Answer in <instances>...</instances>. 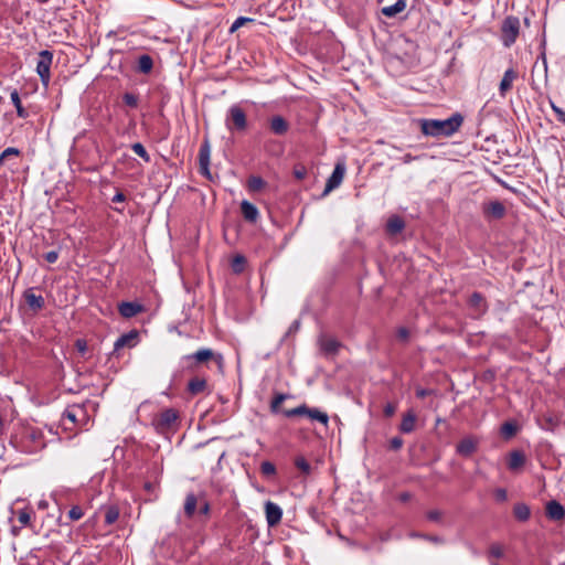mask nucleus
<instances>
[{
	"label": "nucleus",
	"instance_id": "nucleus-1",
	"mask_svg": "<svg viewBox=\"0 0 565 565\" xmlns=\"http://www.w3.org/2000/svg\"><path fill=\"white\" fill-rule=\"evenodd\" d=\"M420 131L425 136L435 138L439 137H451L456 134L463 124V116L460 113H454L447 119H427L423 118L418 120Z\"/></svg>",
	"mask_w": 565,
	"mask_h": 565
},
{
	"label": "nucleus",
	"instance_id": "nucleus-2",
	"mask_svg": "<svg viewBox=\"0 0 565 565\" xmlns=\"http://www.w3.org/2000/svg\"><path fill=\"white\" fill-rule=\"evenodd\" d=\"M180 423L179 412L174 408H166L152 417L151 425L158 434H167L175 430Z\"/></svg>",
	"mask_w": 565,
	"mask_h": 565
},
{
	"label": "nucleus",
	"instance_id": "nucleus-3",
	"mask_svg": "<svg viewBox=\"0 0 565 565\" xmlns=\"http://www.w3.org/2000/svg\"><path fill=\"white\" fill-rule=\"evenodd\" d=\"M286 417L306 416L311 422H319L323 426L329 424V415L326 412L320 411L316 407H309L307 404H301L295 408L282 411Z\"/></svg>",
	"mask_w": 565,
	"mask_h": 565
},
{
	"label": "nucleus",
	"instance_id": "nucleus-4",
	"mask_svg": "<svg viewBox=\"0 0 565 565\" xmlns=\"http://www.w3.org/2000/svg\"><path fill=\"white\" fill-rule=\"evenodd\" d=\"M520 32V20L518 17L508 15L501 25V41L505 47L515 43Z\"/></svg>",
	"mask_w": 565,
	"mask_h": 565
},
{
	"label": "nucleus",
	"instance_id": "nucleus-5",
	"mask_svg": "<svg viewBox=\"0 0 565 565\" xmlns=\"http://www.w3.org/2000/svg\"><path fill=\"white\" fill-rule=\"evenodd\" d=\"M225 126L230 131H244L247 128L245 111L238 105H232L225 118Z\"/></svg>",
	"mask_w": 565,
	"mask_h": 565
},
{
	"label": "nucleus",
	"instance_id": "nucleus-6",
	"mask_svg": "<svg viewBox=\"0 0 565 565\" xmlns=\"http://www.w3.org/2000/svg\"><path fill=\"white\" fill-rule=\"evenodd\" d=\"M53 63V53L49 50H43L39 53V61L36 64V73L44 87H47L51 81V65Z\"/></svg>",
	"mask_w": 565,
	"mask_h": 565
},
{
	"label": "nucleus",
	"instance_id": "nucleus-7",
	"mask_svg": "<svg viewBox=\"0 0 565 565\" xmlns=\"http://www.w3.org/2000/svg\"><path fill=\"white\" fill-rule=\"evenodd\" d=\"M481 211L487 221L501 220L507 214L504 204L498 200L482 203Z\"/></svg>",
	"mask_w": 565,
	"mask_h": 565
},
{
	"label": "nucleus",
	"instance_id": "nucleus-8",
	"mask_svg": "<svg viewBox=\"0 0 565 565\" xmlns=\"http://www.w3.org/2000/svg\"><path fill=\"white\" fill-rule=\"evenodd\" d=\"M345 167L343 163H337L331 175L328 178L326 182L324 190L322 192V196L328 195L331 191L337 189L344 178Z\"/></svg>",
	"mask_w": 565,
	"mask_h": 565
},
{
	"label": "nucleus",
	"instance_id": "nucleus-9",
	"mask_svg": "<svg viewBox=\"0 0 565 565\" xmlns=\"http://www.w3.org/2000/svg\"><path fill=\"white\" fill-rule=\"evenodd\" d=\"M479 446V438L476 436H467L462 438L456 446V452L461 457L472 456Z\"/></svg>",
	"mask_w": 565,
	"mask_h": 565
},
{
	"label": "nucleus",
	"instance_id": "nucleus-10",
	"mask_svg": "<svg viewBox=\"0 0 565 565\" xmlns=\"http://www.w3.org/2000/svg\"><path fill=\"white\" fill-rule=\"evenodd\" d=\"M265 515L268 526H276L282 519V509L275 502L265 503Z\"/></svg>",
	"mask_w": 565,
	"mask_h": 565
},
{
	"label": "nucleus",
	"instance_id": "nucleus-11",
	"mask_svg": "<svg viewBox=\"0 0 565 565\" xmlns=\"http://www.w3.org/2000/svg\"><path fill=\"white\" fill-rule=\"evenodd\" d=\"M210 157L211 149L209 141L205 140L199 150V164H200V173L206 178H211L210 173Z\"/></svg>",
	"mask_w": 565,
	"mask_h": 565
},
{
	"label": "nucleus",
	"instance_id": "nucleus-12",
	"mask_svg": "<svg viewBox=\"0 0 565 565\" xmlns=\"http://www.w3.org/2000/svg\"><path fill=\"white\" fill-rule=\"evenodd\" d=\"M270 132L276 136H285L290 128L289 122L280 115H274L268 119Z\"/></svg>",
	"mask_w": 565,
	"mask_h": 565
},
{
	"label": "nucleus",
	"instance_id": "nucleus-13",
	"mask_svg": "<svg viewBox=\"0 0 565 565\" xmlns=\"http://www.w3.org/2000/svg\"><path fill=\"white\" fill-rule=\"evenodd\" d=\"M145 311V307L136 301H122L118 305V312L122 318L129 319Z\"/></svg>",
	"mask_w": 565,
	"mask_h": 565
},
{
	"label": "nucleus",
	"instance_id": "nucleus-14",
	"mask_svg": "<svg viewBox=\"0 0 565 565\" xmlns=\"http://www.w3.org/2000/svg\"><path fill=\"white\" fill-rule=\"evenodd\" d=\"M23 298L29 308L32 309L34 312L42 310L45 306L44 298L41 295H35L34 288H28L23 292Z\"/></svg>",
	"mask_w": 565,
	"mask_h": 565
},
{
	"label": "nucleus",
	"instance_id": "nucleus-15",
	"mask_svg": "<svg viewBox=\"0 0 565 565\" xmlns=\"http://www.w3.org/2000/svg\"><path fill=\"white\" fill-rule=\"evenodd\" d=\"M138 338V331L131 330L127 333L121 334L114 343V352H118L125 347L132 348L136 345V339Z\"/></svg>",
	"mask_w": 565,
	"mask_h": 565
},
{
	"label": "nucleus",
	"instance_id": "nucleus-16",
	"mask_svg": "<svg viewBox=\"0 0 565 565\" xmlns=\"http://www.w3.org/2000/svg\"><path fill=\"white\" fill-rule=\"evenodd\" d=\"M518 78V73L511 67L508 68L499 85V94L501 97H505L507 93L512 88L513 82Z\"/></svg>",
	"mask_w": 565,
	"mask_h": 565
},
{
	"label": "nucleus",
	"instance_id": "nucleus-17",
	"mask_svg": "<svg viewBox=\"0 0 565 565\" xmlns=\"http://www.w3.org/2000/svg\"><path fill=\"white\" fill-rule=\"evenodd\" d=\"M546 516L553 521H562L565 519V508L556 500H552L546 504Z\"/></svg>",
	"mask_w": 565,
	"mask_h": 565
},
{
	"label": "nucleus",
	"instance_id": "nucleus-18",
	"mask_svg": "<svg viewBox=\"0 0 565 565\" xmlns=\"http://www.w3.org/2000/svg\"><path fill=\"white\" fill-rule=\"evenodd\" d=\"M417 416L413 409L407 411L399 424V431L403 434H411L415 430Z\"/></svg>",
	"mask_w": 565,
	"mask_h": 565
},
{
	"label": "nucleus",
	"instance_id": "nucleus-19",
	"mask_svg": "<svg viewBox=\"0 0 565 565\" xmlns=\"http://www.w3.org/2000/svg\"><path fill=\"white\" fill-rule=\"evenodd\" d=\"M85 416V408L81 405L68 406L63 413V419H68L73 424L84 419Z\"/></svg>",
	"mask_w": 565,
	"mask_h": 565
},
{
	"label": "nucleus",
	"instance_id": "nucleus-20",
	"mask_svg": "<svg viewBox=\"0 0 565 565\" xmlns=\"http://www.w3.org/2000/svg\"><path fill=\"white\" fill-rule=\"evenodd\" d=\"M215 358V353L212 349L203 348L192 354L185 355L183 359L186 361H194L195 363H204Z\"/></svg>",
	"mask_w": 565,
	"mask_h": 565
},
{
	"label": "nucleus",
	"instance_id": "nucleus-21",
	"mask_svg": "<svg viewBox=\"0 0 565 565\" xmlns=\"http://www.w3.org/2000/svg\"><path fill=\"white\" fill-rule=\"evenodd\" d=\"M241 211L247 222L255 223L259 217L258 209L247 200L242 201Z\"/></svg>",
	"mask_w": 565,
	"mask_h": 565
},
{
	"label": "nucleus",
	"instance_id": "nucleus-22",
	"mask_svg": "<svg viewBox=\"0 0 565 565\" xmlns=\"http://www.w3.org/2000/svg\"><path fill=\"white\" fill-rule=\"evenodd\" d=\"M405 228L404 220L398 215H393L386 223V232L390 235H397Z\"/></svg>",
	"mask_w": 565,
	"mask_h": 565
},
{
	"label": "nucleus",
	"instance_id": "nucleus-23",
	"mask_svg": "<svg viewBox=\"0 0 565 565\" xmlns=\"http://www.w3.org/2000/svg\"><path fill=\"white\" fill-rule=\"evenodd\" d=\"M468 303L471 308L476 309L478 313H484L488 310L484 297L478 291L469 297Z\"/></svg>",
	"mask_w": 565,
	"mask_h": 565
},
{
	"label": "nucleus",
	"instance_id": "nucleus-24",
	"mask_svg": "<svg viewBox=\"0 0 565 565\" xmlns=\"http://www.w3.org/2000/svg\"><path fill=\"white\" fill-rule=\"evenodd\" d=\"M525 463V455L521 450L510 452L508 468L512 471L520 469Z\"/></svg>",
	"mask_w": 565,
	"mask_h": 565
},
{
	"label": "nucleus",
	"instance_id": "nucleus-25",
	"mask_svg": "<svg viewBox=\"0 0 565 565\" xmlns=\"http://www.w3.org/2000/svg\"><path fill=\"white\" fill-rule=\"evenodd\" d=\"M207 387V383L205 379L202 377H193L188 383V392L191 395H198L203 393Z\"/></svg>",
	"mask_w": 565,
	"mask_h": 565
},
{
	"label": "nucleus",
	"instance_id": "nucleus-26",
	"mask_svg": "<svg viewBox=\"0 0 565 565\" xmlns=\"http://www.w3.org/2000/svg\"><path fill=\"white\" fill-rule=\"evenodd\" d=\"M513 515L520 522H526L531 518V509L526 503L519 502L513 507Z\"/></svg>",
	"mask_w": 565,
	"mask_h": 565
},
{
	"label": "nucleus",
	"instance_id": "nucleus-27",
	"mask_svg": "<svg viewBox=\"0 0 565 565\" xmlns=\"http://www.w3.org/2000/svg\"><path fill=\"white\" fill-rule=\"evenodd\" d=\"M406 9V0H397L394 4L383 7L381 12L387 18H393Z\"/></svg>",
	"mask_w": 565,
	"mask_h": 565
},
{
	"label": "nucleus",
	"instance_id": "nucleus-28",
	"mask_svg": "<svg viewBox=\"0 0 565 565\" xmlns=\"http://www.w3.org/2000/svg\"><path fill=\"white\" fill-rule=\"evenodd\" d=\"M153 68V60L148 54H142L138 57L137 71L142 74H149Z\"/></svg>",
	"mask_w": 565,
	"mask_h": 565
},
{
	"label": "nucleus",
	"instance_id": "nucleus-29",
	"mask_svg": "<svg viewBox=\"0 0 565 565\" xmlns=\"http://www.w3.org/2000/svg\"><path fill=\"white\" fill-rule=\"evenodd\" d=\"M320 344L326 354H335L340 348V342L334 338H323Z\"/></svg>",
	"mask_w": 565,
	"mask_h": 565
},
{
	"label": "nucleus",
	"instance_id": "nucleus-30",
	"mask_svg": "<svg viewBox=\"0 0 565 565\" xmlns=\"http://www.w3.org/2000/svg\"><path fill=\"white\" fill-rule=\"evenodd\" d=\"M196 505H198L196 495L194 493L186 494L185 502H184V513L188 518H192L194 515Z\"/></svg>",
	"mask_w": 565,
	"mask_h": 565
},
{
	"label": "nucleus",
	"instance_id": "nucleus-31",
	"mask_svg": "<svg viewBox=\"0 0 565 565\" xmlns=\"http://www.w3.org/2000/svg\"><path fill=\"white\" fill-rule=\"evenodd\" d=\"M10 98L12 104L14 105L17 109V115L20 118H26L29 116V113L25 110V108L21 104L20 95L17 89H13L10 94Z\"/></svg>",
	"mask_w": 565,
	"mask_h": 565
},
{
	"label": "nucleus",
	"instance_id": "nucleus-32",
	"mask_svg": "<svg viewBox=\"0 0 565 565\" xmlns=\"http://www.w3.org/2000/svg\"><path fill=\"white\" fill-rule=\"evenodd\" d=\"M266 181L258 175H250L247 180V188L250 192H258L264 189Z\"/></svg>",
	"mask_w": 565,
	"mask_h": 565
},
{
	"label": "nucleus",
	"instance_id": "nucleus-33",
	"mask_svg": "<svg viewBox=\"0 0 565 565\" xmlns=\"http://www.w3.org/2000/svg\"><path fill=\"white\" fill-rule=\"evenodd\" d=\"M289 397L288 394H284V393H277L274 398L271 399V403H270V412L273 414H278L280 411V405L282 404V402H285L287 398Z\"/></svg>",
	"mask_w": 565,
	"mask_h": 565
},
{
	"label": "nucleus",
	"instance_id": "nucleus-34",
	"mask_svg": "<svg viewBox=\"0 0 565 565\" xmlns=\"http://www.w3.org/2000/svg\"><path fill=\"white\" fill-rule=\"evenodd\" d=\"M245 265H246V258H245V256L239 255V254L234 256L232 259V263H231L232 270L235 274L243 273L245 269Z\"/></svg>",
	"mask_w": 565,
	"mask_h": 565
},
{
	"label": "nucleus",
	"instance_id": "nucleus-35",
	"mask_svg": "<svg viewBox=\"0 0 565 565\" xmlns=\"http://www.w3.org/2000/svg\"><path fill=\"white\" fill-rule=\"evenodd\" d=\"M295 466L305 476H309L311 473V466L302 456H297L295 458Z\"/></svg>",
	"mask_w": 565,
	"mask_h": 565
},
{
	"label": "nucleus",
	"instance_id": "nucleus-36",
	"mask_svg": "<svg viewBox=\"0 0 565 565\" xmlns=\"http://www.w3.org/2000/svg\"><path fill=\"white\" fill-rule=\"evenodd\" d=\"M259 470H260V473L266 478L276 476V467L271 461H268V460L263 461L260 463Z\"/></svg>",
	"mask_w": 565,
	"mask_h": 565
},
{
	"label": "nucleus",
	"instance_id": "nucleus-37",
	"mask_svg": "<svg viewBox=\"0 0 565 565\" xmlns=\"http://www.w3.org/2000/svg\"><path fill=\"white\" fill-rule=\"evenodd\" d=\"M119 518V510L116 507L107 508L105 512V523L107 525L114 524Z\"/></svg>",
	"mask_w": 565,
	"mask_h": 565
},
{
	"label": "nucleus",
	"instance_id": "nucleus-38",
	"mask_svg": "<svg viewBox=\"0 0 565 565\" xmlns=\"http://www.w3.org/2000/svg\"><path fill=\"white\" fill-rule=\"evenodd\" d=\"M131 149L137 156L143 159L145 162H150L151 158L142 143L136 142L131 146Z\"/></svg>",
	"mask_w": 565,
	"mask_h": 565
},
{
	"label": "nucleus",
	"instance_id": "nucleus-39",
	"mask_svg": "<svg viewBox=\"0 0 565 565\" xmlns=\"http://www.w3.org/2000/svg\"><path fill=\"white\" fill-rule=\"evenodd\" d=\"M33 513L32 510L29 509H22L18 511V521L22 526H29L31 523V514Z\"/></svg>",
	"mask_w": 565,
	"mask_h": 565
},
{
	"label": "nucleus",
	"instance_id": "nucleus-40",
	"mask_svg": "<svg viewBox=\"0 0 565 565\" xmlns=\"http://www.w3.org/2000/svg\"><path fill=\"white\" fill-rule=\"evenodd\" d=\"M20 150L14 147H8L0 153V167L3 164L4 160L9 157H19Z\"/></svg>",
	"mask_w": 565,
	"mask_h": 565
},
{
	"label": "nucleus",
	"instance_id": "nucleus-41",
	"mask_svg": "<svg viewBox=\"0 0 565 565\" xmlns=\"http://www.w3.org/2000/svg\"><path fill=\"white\" fill-rule=\"evenodd\" d=\"M501 433L504 437L510 438L515 435L516 433V425L511 422H505L501 426Z\"/></svg>",
	"mask_w": 565,
	"mask_h": 565
},
{
	"label": "nucleus",
	"instance_id": "nucleus-42",
	"mask_svg": "<svg viewBox=\"0 0 565 565\" xmlns=\"http://www.w3.org/2000/svg\"><path fill=\"white\" fill-rule=\"evenodd\" d=\"M254 22V19L252 18H246V17H239L237 18L233 24L231 25L230 28V32H235L236 30H238L241 26H243L244 24L246 23H252Z\"/></svg>",
	"mask_w": 565,
	"mask_h": 565
},
{
	"label": "nucleus",
	"instance_id": "nucleus-43",
	"mask_svg": "<svg viewBox=\"0 0 565 565\" xmlns=\"http://www.w3.org/2000/svg\"><path fill=\"white\" fill-rule=\"evenodd\" d=\"M122 100L131 108H136L138 106V96L132 93H125L122 95Z\"/></svg>",
	"mask_w": 565,
	"mask_h": 565
},
{
	"label": "nucleus",
	"instance_id": "nucleus-44",
	"mask_svg": "<svg viewBox=\"0 0 565 565\" xmlns=\"http://www.w3.org/2000/svg\"><path fill=\"white\" fill-rule=\"evenodd\" d=\"M396 338L402 343H407L409 340V330L405 327H399L396 330Z\"/></svg>",
	"mask_w": 565,
	"mask_h": 565
},
{
	"label": "nucleus",
	"instance_id": "nucleus-45",
	"mask_svg": "<svg viewBox=\"0 0 565 565\" xmlns=\"http://www.w3.org/2000/svg\"><path fill=\"white\" fill-rule=\"evenodd\" d=\"M84 515V512L82 510L81 507L78 505H74L68 511V518L72 520V521H77L79 519H82Z\"/></svg>",
	"mask_w": 565,
	"mask_h": 565
},
{
	"label": "nucleus",
	"instance_id": "nucleus-46",
	"mask_svg": "<svg viewBox=\"0 0 565 565\" xmlns=\"http://www.w3.org/2000/svg\"><path fill=\"white\" fill-rule=\"evenodd\" d=\"M503 556V548L499 544H492L489 548L490 558H501Z\"/></svg>",
	"mask_w": 565,
	"mask_h": 565
},
{
	"label": "nucleus",
	"instance_id": "nucleus-47",
	"mask_svg": "<svg viewBox=\"0 0 565 565\" xmlns=\"http://www.w3.org/2000/svg\"><path fill=\"white\" fill-rule=\"evenodd\" d=\"M60 252H61V246H58L56 249L54 250H50L47 253H45L43 255L44 259L50 263V264H54L57 259H58V256H60Z\"/></svg>",
	"mask_w": 565,
	"mask_h": 565
},
{
	"label": "nucleus",
	"instance_id": "nucleus-48",
	"mask_svg": "<svg viewBox=\"0 0 565 565\" xmlns=\"http://www.w3.org/2000/svg\"><path fill=\"white\" fill-rule=\"evenodd\" d=\"M292 174L297 180H303L307 177V169L302 164H296Z\"/></svg>",
	"mask_w": 565,
	"mask_h": 565
},
{
	"label": "nucleus",
	"instance_id": "nucleus-49",
	"mask_svg": "<svg viewBox=\"0 0 565 565\" xmlns=\"http://www.w3.org/2000/svg\"><path fill=\"white\" fill-rule=\"evenodd\" d=\"M403 445H404V440L401 437L395 436L392 439H390L388 449L397 451L403 447Z\"/></svg>",
	"mask_w": 565,
	"mask_h": 565
},
{
	"label": "nucleus",
	"instance_id": "nucleus-50",
	"mask_svg": "<svg viewBox=\"0 0 565 565\" xmlns=\"http://www.w3.org/2000/svg\"><path fill=\"white\" fill-rule=\"evenodd\" d=\"M426 516L431 522L440 523L443 519V512L439 510H430L427 512Z\"/></svg>",
	"mask_w": 565,
	"mask_h": 565
},
{
	"label": "nucleus",
	"instance_id": "nucleus-51",
	"mask_svg": "<svg viewBox=\"0 0 565 565\" xmlns=\"http://www.w3.org/2000/svg\"><path fill=\"white\" fill-rule=\"evenodd\" d=\"M552 109L557 118V120L565 125V110H563L561 107L552 104Z\"/></svg>",
	"mask_w": 565,
	"mask_h": 565
},
{
	"label": "nucleus",
	"instance_id": "nucleus-52",
	"mask_svg": "<svg viewBox=\"0 0 565 565\" xmlns=\"http://www.w3.org/2000/svg\"><path fill=\"white\" fill-rule=\"evenodd\" d=\"M75 348L76 350L78 351V353H81L82 355H84L87 351V342L86 340L84 339H77L75 341Z\"/></svg>",
	"mask_w": 565,
	"mask_h": 565
},
{
	"label": "nucleus",
	"instance_id": "nucleus-53",
	"mask_svg": "<svg viewBox=\"0 0 565 565\" xmlns=\"http://www.w3.org/2000/svg\"><path fill=\"white\" fill-rule=\"evenodd\" d=\"M494 498L497 501L504 502L508 499V492L503 488H498L494 491Z\"/></svg>",
	"mask_w": 565,
	"mask_h": 565
},
{
	"label": "nucleus",
	"instance_id": "nucleus-54",
	"mask_svg": "<svg viewBox=\"0 0 565 565\" xmlns=\"http://www.w3.org/2000/svg\"><path fill=\"white\" fill-rule=\"evenodd\" d=\"M396 412V405L393 403H387L384 408L383 413L386 417H392Z\"/></svg>",
	"mask_w": 565,
	"mask_h": 565
},
{
	"label": "nucleus",
	"instance_id": "nucleus-55",
	"mask_svg": "<svg viewBox=\"0 0 565 565\" xmlns=\"http://www.w3.org/2000/svg\"><path fill=\"white\" fill-rule=\"evenodd\" d=\"M299 328H300V321H299V320H295V321L290 324V327H289V329H288V331H287L286 335H290V334L296 333V332L299 330Z\"/></svg>",
	"mask_w": 565,
	"mask_h": 565
},
{
	"label": "nucleus",
	"instance_id": "nucleus-56",
	"mask_svg": "<svg viewBox=\"0 0 565 565\" xmlns=\"http://www.w3.org/2000/svg\"><path fill=\"white\" fill-rule=\"evenodd\" d=\"M431 391L428 388H418L416 390V396L418 398H425L426 396L430 395Z\"/></svg>",
	"mask_w": 565,
	"mask_h": 565
},
{
	"label": "nucleus",
	"instance_id": "nucleus-57",
	"mask_svg": "<svg viewBox=\"0 0 565 565\" xmlns=\"http://www.w3.org/2000/svg\"><path fill=\"white\" fill-rule=\"evenodd\" d=\"M111 201H113L114 203H122V202H125V201H126V195H125L122 192H117V193L113 196Z\"/></svg>",
	"mask_w": 565,
	"mask_h": 565
},
{
	"label": "nucleus",
	"instance_id": "nucleus-58",
	"mask_svg": "<svg viewBox=\"0 0 565 565\" xmlns=\"http://www.w3.org/2000/svg\"><path fill=\"white\" fill-rule=\"evenodd\" d=\"M210 503L207 501H205L201 507H200V510L199 512L203 515H207L210 513Z\"/></svg>",
	"mask_w": 565,
	"mask_h": 565
},
{
	"label": "nucleus",
	"instance_id": "nucleus-59",
	"mask_svg": "<svg viewBox=\"0 0 565 565\" xmlns=\"http://www.w3.org/2000/svg\"><path fill=\"white\" fill-rule=\"evenodd\" d=\"M41 436H42V434H41V431H39V430H32V431L30 433V438H31L32 440H38Z\"/></svg>",
	"mask_w": 565,
	"mask_h": 565
},
{
	"label": "nucleus",
	"instance_id": "nucleus-60",
	"mask_svg": "<svg viewBox=\"0 0 565 565\" xmlns=\"http://www.w3.org/2000/svg\"><path fill=\"white\" fill-rule=\"evenodd\" d=\"M415 158L411 154V153H406L403 158H402V161L404 163H409L414 160Z\"/></svg>",
	"mask_w": 565,
	"mask_h": 565
},
{
	"label": "nucleus",
	"instance_id": "nucleus-61",
	"mask_svg": "<svg viewBox=\"0 0 565 565\" xmlns=\"http://www.w3.org/2000/svg\"><path fill=\"white\" fill-rule=\"evenodd\" d=\"M409 498H411V494H409L408 492H404V493H402V494L399 495V499H401V501H403V502H405V501L409 500Z\"/></svg>",
	"mask_w": 565,
	"mask_h": 565
},
{
	"label": "nucleus",
	"instance_id": "nucleus-62",
	"mask_svg": "<svg viewBox=\"0 0 565 565\" xmlns=\"http://www.w3.org/2000/svg\"><path fill=\"white\" fill-rule=\"evenodd\" d=\"M114 210H115L116 212H119V213H122V212H124V207H114Z\"/></svg>",
	"mask_w": 565,
	"mask_h": 565
},
{
	"label": "nucleus",
	"instance_id": "nucleus-63",
	"mask_svg": "<svg viewBox=\"0 0 565 565\" xmlns=\"http://www.w3.org/2000/svg\"><path fill=\"white\" fill-rule=\"evenodd\" d=\"M542 57H543V63L546 66V60H545V54L544 53L542 54Z\"/></svg>",
	"mask_w": 565,
	"mask_h": 565
},
{
	"label": "nucleus",
	"instance_id": "nucleus-64",
	"mask_svg": "<svg viewBox=\"0 0 565 565\" xmlns=\"http://www.w3.org/2000/svg\"><path fill=\"white\" fill-rule=\"evenodd\" d=\"M490 564H491V565H498L497 563H494V562H492V561H490Z\"/></svg>",
	"mask_w": 565,
	"mask_h": 565
}]
</instances>
